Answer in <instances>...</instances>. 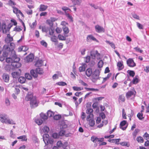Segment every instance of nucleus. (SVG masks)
<instances>
[{
  "label": "nucleus",
  "mask_w": 149,
  "mask_h": 149,
  "mask_svg": "<svg viewBox=\"0 0 149 149\" xmlns=\"http://www.w3.org/2000/svg\"><path fill=\"white\" fill-rule=\"evenodd\" d=\"M15 47V44L13 42H11L10 45H5L2 48L0 46V54L2 51H3V56L6 57L8 55V54L11 51L13 52Z\"/></svg>",
  "instance_id": "obj_1"
},
{
  "label": "nucleus",
  "mask_w": 149,
  "mask_h": 149,
  "mask_svg": "<svg viewBox=\"0 0 149 149\" xmlns=\"http://www.w3.org/2000/svg\"><path fill=\"white\" fill-rule=\"evenodd\" d=\"M0 121L3 123L8 124L14 125L15 122L11 119H9L7 115L5 113H0Z\"/></svg>",
  "instance_id": "obj_2"
},
{
  "label": "nucleus",
  "mask_w": 149,
  "mask_h": 149,
  "mask_svg": "<svg viewBox=\"0 0 149 149\" xmlns=\"http://www.w3.org/2000/svg\"><path fill=\"white\" fill-rule=\"evenodd\" d=\"M43 139L46 145L49 144H52L53 143V139L52 138H50L49 135L48 134H44L43 136Z\"/></svg>",
  "instance_id": "obj_3"
},
{
  "label": "nucleus",
  "mask_w": 149,
  "mask_h": 149,
  "mask_svg": "<svg viewBox=\"0 0 149 149\" xmlns=\"http://www.w3.org/2000/svg\"><path fill=\"white\" fill-rule=\"evenodd\" d=\"M91 56L93 59L99 60L101 59V56L97 50H93L90 52Z\"/></svg>",
  "instance_id": "obj_4"
},
{
  "label": "nucleus",
  "mask_w": 149,
  "mask_h": 149,
  "mask_svg": "<svg viewBox=\"0 0 149 149\" xmlns=\"http://www.w3.org/2000/svg\"><path fill=\"white\" fill-rule=\"evenodd\" d=\"M20 59L19 58L17 57V56L16 57L14 60H13L14 61L11 64L13 69L16 68H18L21 66V64L19 62Z\"/></svg>",
  "instance_id": "obj_5"
},
{
  "label": "nucleus",
  "mask_w": 149,
  "mask_h": 149,
  "mask_svg": "<svg viewBox=\"0 0 149 149\" xmlns=\"http://www.w3.org/2000/svg\"><path fill=\"white\" fill-rule=\"evenodd\" d=\"M93 114H91L88 115L86 118L87 121H89V125L90 126L93 127L95 125V121L93 118Z\"/></svg>",
  "instance_id": "obj_6"
},
{
  "label": "nucleus",
  "mask_w": 149,
  "mask_h": 149,
  "mask_svg": "<svg viewBox=\"0 0 149 149\" xmlns=\"http://www.w3.org/2000/svg\"><path fill=\"white\" fill-rule=\"evenodd\" d=\"M38 102L37 100L36 97H34L31 100L30 104L32 108L36 107L38 105Z\"/></svg>",
  "instance_id": "obj_7"
},
{
  "label": "nucleus",
  "mask_w": 149,
  "mask_h": 149,
  "mask_svg": "<svg viewBox=\"0 0 149 149\" xmlns=\"http://www.w3.org/2000/svg\"><path fill=\"white\" fill-rule=\"evenodd\" d=\"M10 29V28L7 27L6 25L5 24H3L2 25H1L0 22V31L2 30L3 33H6L9 31Z\"/></svg>",
  "instance_id": "obj_8"
},
{
  "label": "nucleus",
  "mask_w": 149,
  "mask_h": 149,
  "mask_svg": "<svg viewBox=\"0 0 149 149\" xmlns=\"http://www.w3.org/2000/svg\"><path fill=\"white\" fill-rule=\"evenodd\" d=\"M127 65L130 67H134L136 66V64L133 60L131 58H129L127 61Z\"/></svg>",
  "instance_id": "obj_9"
},
{
  "label": "nucleus",
  "mask_w": 149,
  "mask_h": 149,
  "mask_svg": "<svg viewBox=\"0 0 149 149\" xmlns=\"http://www.w3.org/2000/svg\"><path fill=\"white\" fill-rule=\"evenodd\" d=\"M2 77V80L4 82L8 83L9 81V75L6 73H4L3 74Z\"/></svg>",
  "instance_id": "obj_10"
},
{
  "label": "nucleus",
  "mask_w": 149,
  "mask_h": 149,
  "mask_svg": "<svg viewBox=\"0 0 149 149\" xmlns=\"http://www.w3.org/2000/svg\"><path fill=\"white\" fill-rule=\"evenodd\" d=\"M100 70L96 69L95 71L93 73L92 75V77L94 79H97L100 74Z\"/></svg>",
  "instance_id": "obj_11"
},
{
  "label": "nucleus",
  "mask_w": 149,
  "mask_h": 149,
  "mask_svg": "<svg viewBox=\"0 0 149 149\" xmlns=\"http://www.w3.org/2000/svg\"><path fill=\"white\" fill-rule=\"evenodd\" d=\"M13 12L16 14L17 16L18 17V14H19L22 17H24V16L23 13H22L21 11L19 10L17 8H16L15 7H13Z\"/></svg>",
  "instance_id": "obj_12"
},
{
  "label": "nucleus",
  "mask_w": 149,
  "mask_h": 149,
  "mask_svg": "<svg viewBox=\"0 0 149 149\" xmlns=\"http://www.w3.org/2000/svg\"><path fill=\"white\" fill-rule=\"evenodd\" d=\"M95 29L96 31L98 33L104 32V29L103 27L97 25L95 26Z\"/></svg>",
  "instance_id": "obj_13"
},
{
  "label": "nucleus",
  "mask_w": 149,
  "mask_h": 149,
  "mask_svg": "<svg viewBox=\"0 0 149 149\" xmlns=\"http://www.w3.org/2000/svg\"><path fill=\"white\" fill-rule=\"evenodd\" d=\"M117 65L119 71L122 70L124 68L123 62L122 61H118L117 63Z\"/></svg>",
  "instance_id": "obj_14"
},
{
  "label": "nucleus",
  "mask_w": 149,
  "mask_h": 149,
  "mask_svg": "<svg viewBox=\"0 0 149 149\" xmlns=\"http://www.w3.org/2000/svg\"><path fill=\"white\" fill-rule=\"evenodd\" d=\"M34 58V56L33 54H30L27 56L25 59V61L27 62H31Z\"/></svg>",
  "instance_id": "obj_15"
},
{
  "label": "nucleus",
  "mask_w": 149,
  "mask_h": 149,
  "mask_svg": "<svg viewBox=\"0 0 149 149\" xmlns=\"http://www.w3.org/2000/svg\"><path fill=\"white\" fill-rule=\"evenodd\" d=\"M34 97H36L33 96L32 93L31 92H29L26 97L25 99L27 101L30 100L31 101V100Z\"/></svg>",
  "instance_id": "obj_16"
},
{
  "label": "nucleus",
  "mask_w": 149,
  "mask_h": 149,
  "mask_svg": "<svg viewBox=\"0 0 149 149\" xmlns=\"http://www.w3.org/2000/svg\"><path fill=\"white\" fill-rule=\"evenodd\" d=\"M20 72H14L12 73L11 75L14 78H17L21 73L20 70L19 69Z\"/></svg>",
  "instance_id": "obj_17"
},
{
  "label": "nucleus",
  "mask_w": 149,
  "mask_h": 149,
  "mask_svg": "<svg viewBox=\"0 0 149 149\" xmlns=\"http://www.w3.org/2000/svg\"><path fill=\"white\" fill-rule=\"evenodd\" d=\"M17 56L15 54L13 56H12L11 58H7L6 59V61L8 63H12L14 61L13 60H14L15 58H16Z\"/></svg>",
  "instance_id": "obj_18"
},
{
  "label": "nucleus",
  "mask_w": 149,
  "mask_h": 149,
  "mask_svg": "<svg viewBox=\"0 0 149 149\" xmlns=\"http://www.w3.org/2000/svg\"><path fill=\"white\" fill-rule=\"evenodd\" d=\"M86 40L88 42L90 41L91 40H93L96 42L97 41V40L92 35H89L87 36L86 38Z\"/></svg>",
  "instance_id": "obj_19"
},
{
  "label": "nucleus",
  "mask_w": 149,
  "mask_h": 149,
  "mask_svg": "<svg viewBox=\"0 0 149 149\" xmlns=\"http://www.w3.org/2000/svg\"><path fill=\"white\" fill-rule=\"evenodd\" d=\"M13 40V38L11 37H10V34H8L7 37L5 38V41L6 42L7 44H8L9 43H10V42L12 41ZM7 45H8V44H7ZM8 45H9L8 44Z\"/></svg>",
  "instance_id": "obj_20"
},
{
  "label": "nucleus",
  "mask_w": 149,
  "mask_h": 149,
  "mask_svg": "<svg viewBox=\"0 0 149 149\" xmlns=\"http://www.w3.org/2000/svg\"><path fill=\"white\" fill-rule=\"evenodd\" d=\"M127 123V122L125 120H123L121 121L120 124V129H121L123 130H125L126 128L127 127H123Z\"/></svg>",
  "instance_id": "obj_21"
},
{
  "label": "nucleus",
  "mask_w": 149,
  "mask_h": 149,
  "mask_svg": "<svg viewBox=\"0 0 149 149\" xmlns=\"http://www.w3.org/2000/svg\"><path fill=\"white\" fill-rule=\"evenodd\" d=\"M43 62L42 60H38L36 63L35 65L37 67H41L43 65Z\"/></svg>",
  "instance_id": "obj_22"
},
{
  "label": "nucleus",
  "mask_w": 149,
  "mask_h": 149,
  "mask_svg": "<svg viewBox=\"0 0 149 149\" xmlns=\"http://www.w3.org/2000/svg\"><path fill=\"white\" fill-rule=\"evenodd\" d=\"M48 8V6L43 4H41L39 7V10L40 11H45Z\"/></svg>",
  "instance_id": "obj_23"
},
{
  "label": "nucleus",
  "mask_w": 149,
  "mask_h": 149,
  "mask_svg": "<svg viewBox=\"0 0 149 149\" xmlns=\"http://www.w3.org/2000/svg\"><path fill=\"white\" fill-rule=\"evenodd\" d=\"M92 69L91 68H88L87 69L86 71V74L88 77H90L92 74Z\"/></svg>",
  "instance_id": "obj_24"
},
{
  "label": "nucleus",
  "mask_w": 149,
  "mask_h": 149,
  "mask_svg": "<svg viewBox=\"0 0 149 149\" xmlns=\"http://www.w3.org/2000/svg\"><path fill=\"white\" fill-rule=\"evenodd\" d=\"M5 70L7 71H10L11 70L13 69V68L12 66V64L7 65L5 67Z\"/></svg>",
  "instance_id": "obj_25"
},
{
  "label": "nucleus",
  "mask_w": 149,
  "mask_h": 149,
  "mask_svg": "<svg viewBox=\"0 0 149 149\" xmlns=\"http://www.w3.org/2000/svg\"><path fill=\"white\" fill-rule=\"evenodd\" d=\"M35 122L38 125H41L43 123V121L41 118H36L35 120Z\"/></svg>",
  "instance_id": "obj_26"
},
{
  "label": "nucleus",
  "mask_w": 149,
  "mask_h": 149,
  "mask_svg": "<svg viewBox=\"0 0 149 149\" xmlns=\"http://www.w3.org/2000/svg\"><path fill=\"white\" fill-rule=\"evenodd\" d=\"M18 139H21L22 141H26L27 140V138L26 135H22L17 137Z\"/></svg>",
  "instance_id": "obj_27"
},
{
  "label": "nucleus",
  "mask_w": 149,
  "mask_h": 149,
  "mask_svg": "<svg viewBox=\"0 0 149 149\" xmlns=\"http://www.w3.org/2000/svg\"><path fill=\"white\" fill-rule=\"evenodd\" d=\"M30 73L31 75L34 77H36L38 76L36 70H31L30 71Z\"/></svg>",
  "instance_id": "obj_28"
},
{
  "label": "nucleus",
  "mask_w": 149,
  "mask_h": 149,
  "mask_svg": "<svg viewBox=\"0 0 149 149\" xmlns=\"http://www.w3.org/2000/svg\"><path fill=\"white\" fill-rule=\"evenodd\" d=\"M134 91H129L126 94V96L127 98H128L131 97L132 95H133L134 94Z\"/></svg>",
  "instance_id": "obj_29"
},
{
  "label": "nucleus",
  "mask_w": 149,
  "mask_h": 149,
  "mask_svg": "<svg viewBox=\"0 0 149 149\" xmlns=\"http://www.w3.org/2000/svg\"><path fill=\"white\" fill-rule=\"evenodd\" d=\"M8 5L12 8L13 7H14V6L16 5V3L14 2L13 0H9L8 1Z\"/></svg>",
  "instance_id": "obj_30"
},
{
  "label": "nucleus",
  "mask_w": 149,
  "mask_h": 149,
  "mask_svg": "<svg viewBox=\"0 0 149 149\" xmlns=\"http://www.w3.org/2000/svg\"><path fill=\"white\" fill-rule=\"evenodd\" d=\"M19 82L23 84L26 81L25 78L22 77H20L18 79Z\"/></svg>",
  "instance_id": "obj_31"
},
{
  "label": "nucleus",
  "mask_w": 149,
  "mask_h": 149,
  "mask_svg": "<svg viewBox=\"0 0 149 149\" xmlns=\"http://www.w3.org/2000/svg\"><path fill=\"white\" fill-rule=\"evenodd\" d=\"M74 5H79L81 3V0H71Z\"/></svg>",
  "instance_id": "obj_32"
},
{
  "label": "nucleus",
  "mask_w": 149,
  "mask_h": 149,
  "mask_svg": "<svg viewBox=\"0 0 149 149\" xmlns=\"http://www.w3.org/2000/svg\"><path fill=\"white\" fill-rule=\"evenodd\" d=\"M56 146L58 148L62 147L63 148H64L65 146V145H64L62 142L61 141H58L56 143Z\"/></svg>",
  "instance_id": "obj_33"
},
{
  "label": "nucleus",
  "mask_w": 149,
  "mask_h": 149,
  "mask_svg": "<svg viewBox=\"0 0 149 149\" xmlns=\"http://www.w3.org/2000/svg\"><path fill=\"white\" fill-rule=\"evenodd\" d=\"M40 116L41 118L43 120H45L47 118V116L45 114L41 113L40 114Z\"/></svg>",
  "instance_id": "obj_34"
},
{
  "label": "nucleus",
  "mask_w": 149,
  "mask_h": 149,
  "mask_svg": "<svg viewBox=\"0 0 149 149\" xmlns=\"http://www.w3.org/2000/svg\"><path fill=\"white\" fill-rule=\"evenodd\" d=\"M47 116L49 117H53L54 115V113L50 110L48 111L47 112Z\"/></svg>",
  "instance_id": "obj_35"
},
{
  "label": "nucleus",
  "mask_w": 149,
  "mask_h": 149,
  "mask_svg": "<svg viewBox=\"0 0 149 149\" xmlns=\"http://www.w3.org/2000/svg\"><path fill=\"white\" fill-rule=\"evenodd\" d=\"M64 33L65 34L68 33L69 31V29L66 26H63V27Z\"/></svg>",
  "instance_id": "obj_36"
},
{
  "label": "nucleus",
  "mask_w": 149,
  "mask_h": 149,
  "mask_svg": "<svg viewBox=\"0 0 149 149\" xmlns=\"http://www.w3.org/2000/svg\"><path fill=\"white\" fill-rule=\"evenodd\" d=\"M49 28L48 27L45 26H44L43 27H42V30L43 32L47 33L49 30Z\"/></svg>",
  "instance_id": "obj_37"
},
{
  "label": "nucleus",
  "mask_w": 149,
  "mask_h": 149,
  "mask_svg": "<svg viewBox=\"0 0 149 149\" xmlns=\"http://www.w3.org/2000/svg\"><path fill=\"white\" fill-rule=\"evenodd\" d=\"M58 38L59 40H65L66 38V36L61 34H59L58 35Z\"/></svg>",
  "instance_id": "obj_38"
},
{
  "label": "nucleus",
  "mask_w": 149,
  "mask_h": 149,
  "mask_svg": "<svg viewBox=\"0 0 149 149\" xmlns=\"http://www.w3.org/2000/svg\"><path fill=\"white\" fill-rule=\"evenodd\" d=\"M93 109L91 108H88L86 110V112L87 114H89L88 115H89L91 114H93Z\"/></svg>",
  "instance_id": "obj_39"
},
{
  "label": "nucleus",
  "mask_w": 149,
  "mask_h": 149,
  "mask_svg": "<svg viewBox=\"0 0 149 149\" xmlns=\"http://www.w3.org/2000/svg\"><path fill=\"white\" fill-rule=\"evenodd\" d=\"M100 60L98 62L97 64V66L98 67L100 68L102 67L104 63L103 61L102 60H101L100 59Z\"/></svg>",
  "instance_id": "obj_40"
},
{
  "label": "nucleus",
  "mask_w": 149,
  "mask_h": 149,
  "mask_svg": "<svg viewBox=\"0 0 149 149\" xmlns=\"http://www.w3.org/2000/svg\"><path fill=\"white\" fill-rule=\"evenodd\" d=\"M105 42L109 44L112 48L113 49L115 48V45L113 42H111L108 40H106Z\"/></svg>",
  "instance_id": "obj_41"
},
{
  "label": "nucleus",
  "mask_w": 149,
  "mask_h": 149,
  "mask_svg": "<svg viewBox=\"0 0 149 149\" xmlns=\"http://www.w3.org/2000/svg\"><path fill=\"white\" fill-rule=\"evenodd\" d=\"M72 88L74 91H80L83 90V88L77 86H73Z\"/></svg>",
  "instance_id": "obj_42"
},
{
  "label": "nucleus",
  "mask_w": 149,
  "mask_h": 149,
  "mask_svg": "<svg viewBox=\"0 0 149 149\" xmlns=\"http://www.w3.org/2000/svg\"><path fill=\"white\" fill-rule=\"evenodd\" d=\"M48 31H49V35L50 36H52L54 33V29L52 27H51L49 28Z\"/></svg>",
  "instance_id": "obj_43"
},
{
  "label": "nucleus",
  "mask_w": 149,
  "mask_h": 149,
  "mask_svg": "<svg viewBox=\"0 0 149 149\" xmlns=\"http://www.w3.org/2000/svg\"><path fill=\"white\" fill-rule=\"evenodd\" d=\"M139 131V129H135V130L132 133L133 136L134 137V138H135L136 137L137 133Z\"/></svg>",
  "instance_id": "obj_44"
},
{
  "label": "nucleus",
  "mask_w": 149,
  "mask_h": 149,
  "mask_svg": "<svg viewBox=\"0 0 149 149\" xmlns=\"http://www.w3.org/2000/svg\"><path fill=\"white\" fill-rule=\"evenodd\" d=\"M65 15L69 19L70 21H73V18L71 15L67 13H66Z\"/></svg>",
  "instance_id": "obj_45"
},
{
  "label": "nucleus",
  "mask_w": 149,
  "mask_h": 149,
  "mask_svg": "<svg viewBox=\"0 0 149 149\" xmlns=\"http://www.w3.org/2000/svg\"><path fill=\"white\" fill-rule=\"evenodd\" d=\"M25 78L29 80H31L32 79V77L29 73H26L25 75Z\"/></svg>",
  "instance_id": "obj_46"
},
{
  "label": "nucleus",
  "mask_w": 149,
  "mask_h": 149,
  "mask_svg": "<svg viewBox=\"0 0 149 149\" xmlns=\"http://www.w3.org/2000/svg\"><path fill=\"white\" fill-rule=\"evenodd\" d=\"M130 75L132 77H134L135 75V72L133 70H128L127 71Z\"/></svg>",
  "instance_id": "obj_47"
},
{
  "label": "nucleus",
  "mask_w": 149,
  "mask_h": 149,
  "mask_svg": "<svg viewBox=\"0 0 149 149\" xmlns=\"http://www.w3.org/2000/svg\"><path fill=\"white\" fill-rule=\"evenodd\" d=\"M136 140L138 142L142 143L143 142V138L141 136L137 137L136 138Z\"/></svg>",
  "instance_id": "obj_48"
},
{
  "label": "nucleus",
  "mask_w": 149,
  "mask_h": 149,
  "mask_svg": "<svg viewBox=\"0 0 149 149\" xmlns=\"http://www.w3.org/2000/svg\"><path fill=\"white\" fill-rule=\"evenodd\" d=\"M56 84L58 85L62 86H65L67 85L66 83L63 81H60L56 83Z\"/></svg>",
  "instance_id": "obj_49"
},
{
  "label": "nucleus",
  "mask_w": 149,
  "mask_h": 149,
  "mask_svg": "<svg viewBox=\"0 0 149 149\" xmlns=\"http://www.w3.org/2000/svg\"><path fill=\"white\" fill-rule=\"evenodd\" d=\"M90 57L88 56L84 58V61L86 63H88L90 60Z\"/></svg>",
  "instance_id": "obj_50"
},
{
  "label": "nucleus",
  "mask_w": 149,
  "mask_h": 149,
  "mask_svg": "<svg viewBox=\"0 0 149 149\" xmlns=\"http://www.w3.org/2000/svg\"><path fill=\"white\" fill-rule=\"evenodd\" d=\"M139 82V79L137 77H135L132 81V83L134 84H136Z\"/></svg>",
  "instance_id": "obj_51"
},
{
  "label": "nucleus",
  "mask_w": 149,
  "mask_h": 149,
  "mask_svg": "<svg viewBox=\"0 0 149 149\" xmlns=\"http://www.w3.org/2000/svg\"><path fill=\"white\" fill-rule=\"evenodd\" d=\"M36 70L37 72V74H42L43 72V71L42 69L40 68H37L36 69Z\"/></svg>",
  "instance_id": "obj_52"
},
{
  "label": "nucleus",
  "mask_w": 149,
  "mask_h": 149,
  "mask_svg": "<svg viewBox=\"0 0 149 149\" xmlns=\"http://www.w3.org/2000/svg\"><path fill=\"white\" fill-rule=\"evenodd\" d=\"M51 40L52 42H57L56 37L55 36H53L51 37Z\"/></svg>",
  "instance_id": "obj_53"
},
{
  "label": "nucleus",
  "mask_w": 149,
  "mask_h": 149,
  "mask_svg": "<svg viewBox=\"0 0 149 149\" xmlns=\"http://www.w3.org/2000/svg\"><path fill=\"white\" fill-rule=\"evenodd\" d=\"M120 144L122 146H125L127 147H128L130 146V145L128 142H123L121 143Z\"/></svg>",
  "instance_id": "obj_54"
},
{
  "label": "nucleus",
  "mask_w": 149,
  "mask_h": 149,
  "mask_svg": "<svg viewBox=\"0 0 149 149\" xmlns=\"http://www.w3.org/2000/svg\"><path fill=\"white\" fill-rule=\"evenodd\" d=\"M49 131V128L46 126H45L43 129V131L45 133H47Z\"/></svg>",
  "instance_id": "obj_55"
},
{
  "label": "nucleus",
  "mask_w": 149,
  "mask_h": 149,
  "mask_svg": "<svg viewBox=\"0 0 149 149\" xmlns=\"http://www.w3.org/2000/svg\"><path fill=\"white\" fill-rule=\"evenodd\" d=\"M61 118V115H54V120H57L60 119Z\"/></svg>",
  "instance_id": "obj_56"
},
{
  "label": "nucleus",
  "mask_w": 149,
  "mask_h": 149,
  "mask_svg": "<svg viewBox=\"0 0 149 149\" xmlns=\"http://www.w3.org/2000/svg\"><path fill=\"white\" fill-rule=\"evenodd\" d=\"M52 20L50 19H48L47 20V23L49 24L50 26H52L53 25V22H52V19L51 18Z\"/></svg>",
  "instance_id": "obj_57"
},
{
  "label": "nucleus",
  "mask_w": 149,
  "mask_h": 149,
  "mask_svg": "<svg viewBox=\"0 0 149 149\" xmlns=\"http://www.w3.org/2000/svg\"><path fill=\"white\" fill-rule=\"evenodd\" d=\"M62 9L65 12V13H66V11L67 10H68L70 11H71L70 9L68 7H65V6H63L62 8Z\"/></svg>",
  "instance_id": "obj_58"
},
{
  "label": "nucleus",
  "mask_w": 149,
  "mask_h": 149,
  "mask_svg": "<svg viewBox=\"0 0 149 149\" xmlns=\"http://www.w3.org/2000/svg\"><path fill=\"white\" fill-rule=\"evenodd\" d=\"M85 69L86 68L84 65L80 66L79 68V70L80 72L84 71H85Z\"/></svg>",
  "instance_id": "obj_59"
},
{
  "label": "nucleus",
  "mask_w": 149,
  "mask_h": 149,
  "mask_svg": "<svg viewBox=\"0 0 149 149\" xmlns=\"http://www.w3.org/2000/svg\"><path fill=\"white\" fill-rule=\"evenodd\" d=\"M37 23L36 22V21H35L34 22H33L32 24H30V27L32 28H34L36 25Z\"/></svg>",
  "instance_id": "obj_60"
},
{
  "label": "nucleus",
  "mask_w": 149,
  "mask_h": 149,
  "mask_svg": "<svg viewBox=\"0 0 149 149\" xmlns=\"http://www.w3.org/2000/svg\"><path fill=\"white\" fill-rule=\"evenodd\" d=\"M65 134V131L63 130L60 131L58 133L59 136H63Z\"/></svg>",
  "instance_id": "obj_61"
},
{
  "label": "nucleus",
  "mask_w": 149,
  "mask_h": 149,
  "mask_svg": "<svg viewBox=\"0 0 149 149\" xmlns=\"http://www.w3.org/2000/svg\"><path fill=\"white\" fill-rule=\"evenodd\" d=\"M137 117L140 120H142L143 117V114L142 113H139L137 115Z\"/></svg>",
  "instance_id": "obj_62"
},
{
  "label": "nucleus",
  "mask_w": 149,
  "mask_h": 149,
  "mask_svg": "<svg viewBox=\"0 0 149 149\" xmlns=\"http://www.w3.org/2000/svg\"><path fill=\"white\" fill-rule=\"evenodd\" d=\"M40 44L42 45L45 47H47V43L43 40H42L40 42Z\"/></svg>",
  "instance_id": "obj_63"
},
{
  "label": "nucleus",
  "mask_w": 149,
  "mask_h": 149,
  "mask_svg": "<svg viewBox=\"0 0 149 149\" xmlns=\"http://www.w3.org/2000/svg\"><path fill=\"white\" fill-rule=\"evenodd\" d=\"M52 136L53 138L55 139L58 138L59 137V134L56 133H54Z\"/></svg>",
  "instance_id": "obj_64"
}]
</instances>
